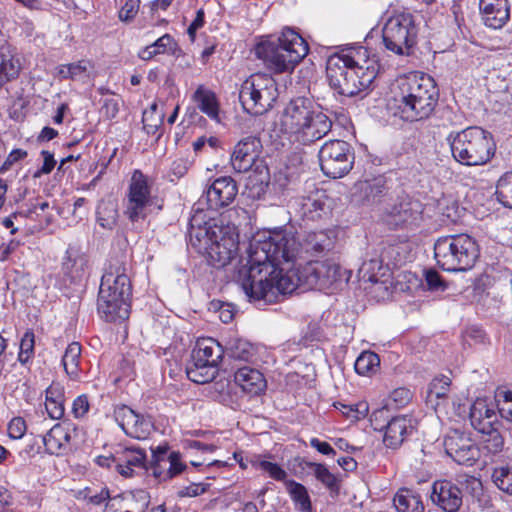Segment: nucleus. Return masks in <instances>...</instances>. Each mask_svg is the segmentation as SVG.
<instances>
[{
    "instance_id": "nucleus-38",
    "label": "nucleus",
    "mask_w": 512,
    "mask_h": 512,
    "mask_svg": "<svg viewBox=\"0 0 512 512\" xmlns=\"http://www.w3.org/2000/svg\"><path fill=\"white\" fill-rule=\"evenodd\" d=\"M228 355L236 360L247 361L253 355V346L244 339H230L226 347Z\"/></svg>"
},
{
    "instance_id": "nucleus-16",
    "label": "nucleus",
    "mask_w": 512,
    "mask_h": 512,
    "mask_svg": "<svg viewBox=\"0 0 512 512\" xmlns=\"http://www.w3.org/2000/svg\"><path fill=\"white\" fill-rule=\"evenodd\" d=\"M315 110L314 102L309 98L296 97L291 99L281 115V130L292 138Z\"/></svg>"
},
{
    "instance_id": "nucleus-14",
    "label": "nucleus",
    "mask_w": 512,
    "mask_h": 512,
    "mask_svg": "<svg viewBox=\"0 0 512 512\" xmlns=\"http://www.w3.org/2000/svg\"><path fill=\"white\" fill-rule=\"evenodd\" d=\"M387 409H380L372 414L371 422L375 430L384 431L383 443L386 447L396 449L400 447L407 436L412 432V421L408 416L401 415L389 419L387 422Z\"/></svg>"
},
{
    "instance_id": "nucleus-50",
    "label": "nucleus",
    "mask_w": 512,
    "mask_h": 512,
    "mask_svg": "<svg viewBox=\"0 0 512 512\" xmlns=\"http://www.w3.org/2000/svg\"><path fill=\"white\" fill-rule=\"evenodd\" d=\"M83 498L90 504L100 505L104 502H108L112 497L110 496L109 490L106 487L99 488H86L83 492Z\"/></svg>"
},
{
    "instance_id": "nucleus-13",
    "label": "nucleus",
    "mask_w": 512,
    "mask_h": 512,
    "mask_svg": "<svg viewBox=\"0 0 512 512\" xmlns=\"http://www.w3.org/2000/svg\"><path fill=\"white\" fill-rule=\"evenodd\" d=\"M152 203L147 176L140 170H135L128 188L125 215L133 222L144 219Z\"/></svg>"
},
{
    "instance_id": "nucleus-5",
    "label": "nucleus",
    "mask_w": 512,
    "mask_h": 512,
    "mask_svg": "<svg viewBox=\"0 0 512 512\" xmlns=\"http://www.w3.org/2000/svg\"><path fill=\"white\" fill-rule=\"evenodd\" d=\"M439 90L433 78L426 74H410L398 84L395 103L399 116L405 121L427 119L434 111Z\"/></svg>"
},
{
    "instance_id": "nucleus-23",
    "label": "nucleus",
    "mask_w": 512,
    "mask_h": 512,
    "mask_svg": "<svg viewBox=\"0 0 512 512\" xmlns=\"http://www.w3.org/2000/svg\"><path fill=\"white\" fill-rule=\"evenodd\" d=\"M116 472L132 477L137 470H146L147 455L139 447L117 446L115 449Z\"/></svg>"
},
{
    "instance_id": "nucleus-32",
    "label": "nucleus",
    "mask_w": 512,
    "mask_h": 512,
    "mask_svg": "<svg viewBox=\"0 0 512 512\" xmlns=\"http://www.w3.org/2000/svg\"><path fill=\"white\" fill-rule=\"evenodd\" d=\"M327 200L325 191L319 189H315L308 195L303 196L300 202V211L303 217L310 220L321 218L328 209Z\"/></svg>"
},
{
    "instance_id": "nucleus-35",
    "label": "nucleus",
    "mask_w": 512,
    "mask_h": 512,
    "mask_svg": "<svg viewBox=\"0 0 512 512\" xmlns=\"http://www.w3.org/2000/svg\"><path fill=\"white\" fill-rule=\"evenodd\" d=\"M397 512H424L421 497L408 489L399 490L393 499Z\"/></svg>"
},
{
    "instance_id": "nucleus-49",
    "label": "nucleus",
    "mask_w": 512,
    "mask_h": 512,
    "mask_svg": "<svg viewBox=\"0 0 512 512\" xmlns=\"http://www.w3.org/2000/svg\"><path fill=\"white\" fill-rule=\"evenodd\" d=\"M496 399L501 417L507 421H512V391H499Z\"/></svg>"
},
{
    "instance_id": "nucleus-28",
    "label": "nucleus",
    "mask_w": 512,
    "mask_h": 512,
    "mask_svg": "<svg viewBox=\"0 0 512 512\" xmlns=\"http://www.w3.org/2000/svg\"><path fill=\"white\" fill-rule=\"evenodd\" d=\"M62 271L71 283L81 282L89 273L88 256L75 247L66 250Z\"/></svg>"
},
{
    "instance_id": "nucleus-39",
    "label": "nucleus",
    "mask_w": 512,
    "mask_h": 512,
    "mask_svg": "<svg viewBox=\"0 0 512 512\" xmlns=\"http://www.w3.org/2000/svg\"><path fill=\"white\" fill-rule=\"evenodd\" d=\"M380 364L379 356L371 351L362 352L355 361L354 368L359 375L374 372Z\"/></svg>"
},
{
    "instance_id": "nucleus-57",
    "label": "nucleus",
    "mask_w": 512,
    "mask_h": 512,
    "mask_svg": "<svg viewBox=\"0 0 512 512\" xmlns=\"http://www.w3.org/2000/svg\"><path fill=\"white\" fill-rule=\"evenodd\" d=\"M425 281L431 291H443L446 288L445 282L435 270H429L425 273Z\"/></svg>"
},
{
    "instance_id": "nucleus-6",
    "label": "nucleus",
    "mask_w": 512,
    "mask_h": 512,
    "mask_svg": "<svg viewBox=\"0 0 512 512\" xmlns=\"http://www.w3.org/2000/svg\"><path fill=\"white\" fill-rule=\"evenodd\" d=\"M254 51L269 71L281 74L293 72L309 48L297 32L285 28L277 38L258 43Z\"/></svg>"
},
{
    "instance_id": "nucleus-11",
    "label": "nucleus",
    "mask_w": 512,
    "mask_h": 512,
    "mask_svg": "<svg viewBox=\"0 0 512 512\" xmlns=\"http://www.w3.org/2000/svg\"><path fill=\"white\" fill-rule=\"evenodd\" d=\"M418 29L409 13L391 16L382 30L384 46L396 55H410L416 44Z\"/></svg>"
},
{
    "instance_id": "nucleus-64",
    "label": "nucleus",
    "mask_w": 512,
    "mask_h": 512,
    "mask_svg": "<svg viewBox=\"0 0 512 512\" xmlns=\"http://www.w3.org/2000/svg\"><path fill=\"white\" fill-rule=\"evenodd\" d=\"M45 402L64 400L62 387L58 383H52L45 391Z\"/></svg>"
},
{
    "instance_id": "nucleus-37",
    "label": "nucleus",
    "mask_w": 512,
    "mask_h": 512,
    "mask_svg": "<svg viewBox=\"0 0 512 512\" xmlns=\"http://www.w3.org/2000/svg\"><path fill=\"white\" fill-rule=\"evenodd\" d=\"M81 357V345L78 342L70 343L63 355L62 364L65 372L72 379H76L79 374V363Z\"/></svg>"
},
{
    "instance_id": "nucleus-56",
    "label": "nucleus",
    "mask_w": 512,
    "mask_h": 512,
    "mask_svg": "<svg viewBox=\"0 0 512 512\" xmlns=\"http://www.w3.org/2000/svg\"><path fill=\"white\" fill-rule=\"evenodd\" d=\"M90 408L88 396L86 394L79 395L72 404V414L75 418L84 417Z\"/></svg>"
},
{
    "instance_id": "nucleus-30",
    "label": "nucleus",
    "mask_w": 512,
    "mask_h": 512,
    "mask_svg": "<svg viewBox=\"0 0 512 512\" xmlns=\"http://www.w3.org/2000/svg\"><path fill=\"white\" fill-rule=\"evenodd\" d=\"M191 98L202 113L216 123L221 122L220 103L214 91L204 85H199Z\"/></svg>"
},
{
    "instance_id": "nucleus-54",
    "label": "nucleus",
    "mask_w": 512,
    "mask_h": 512,
    "mask_svg": "<svg viewBox=\"0 0 512 512\" xmlns=\"http://www.w3.org/2000/svg\"><path fill=\"white\" fill-rule=\"evenodd\" d=\"M140 0H126L119 11V19L123 22L131 21L139 10Z\"/></svg>"
},
{
    "instance_id": "nucleus-25",
    "label": "nucleus",
    "mask_w": 512,
    "mask_h": 512,
    "mask_svg": "<svg viewBox=\"0 0 512 512\" xmlns=\"http://www.w3.org/2000/svg\"><path fill=\"white\" fill-rule=\"evenodd\" d=\"M306 280L320 289L330 288L341 280L340 267L327 261L308 263L305 268Z\"/></svg>"
},
{
    "instance_id": "nucleus-34",
    "label": "nucleus",
    "mask_w": 512,
    "mask_h": 512,
    "mask_svg": "<svg viewBox=\"0 0 512 512\" xmlns=\"http://www.w3.org/2000/svg\"><path fill=\"white\" fill-rule=\"evenodd\" d=\"M20 64L6 44L0 45V87L19 75Z\"/></svg>"
},
{
    "instance_id": "nucleus-59",
    "label": "nucleus",
    "mask_w": 512,
    "mask_h": 512,
    "mask_svg": "<svg viewBox=\"0 0 512 512\" xmlns=\"http://www.w3.org/2000/svg\"><path fill=\"white\" fill-rule=\"evenodd\" d=\"M45 408L50 418L58 420L64 416V400H53L45 402Z\"/></svg>"
},
{
    "instance_id": "nucleus-48",
    "label": "nucleus",
    "mask_w": 512,
    "mask_h": 512,
    "mask_svg": "<svg viewBox=\"0 0 512 512\" xmlns=\"http://www.w3.org/2000/svg\"><path fill=\"white\" fill-rule=\"evenodd\" d=\"M35 345V335L32 330H27L20 342V352L18 359L21 363H26L33 356Z\"/></svg>"
},
{
    "instance_id": "nucleus-4",
    "label": "nucleus",
    "mask_w": 512,
    "mask_h": 512,
    "mask_svg": "<svg viewBox=\"0 0 512 512\" xmlns=\"http://www.w3.org/2000/svg\"><path fill=\"white\" fill-rule=\"evenodd\" d=\"M126 270L124 262L111 258L101 278L97 310L107 322L125 320L129 316L132 286Z\"/></svg>"
},
{
    "instance_id": "nucleus-41",
    "label": "nucleus",
    "mask_w": 512,
    "mask_h": 512,
    "mask_svg": "<svg viewBox=\"0 0 512 512\" xmlns=\"http://www.w3.org/2000/svg\"><path fill=\"white\" fill-rule=\"evenodd\" d=\"M289 493L296 506L302 512H308L311 509V503L306 488L297 482H291L288 485Z\"/></svg>"
},
{
    "instance_id": "nucleus-36",
    "label": "nucleus",
    "mask_w": 512,
    "mask_h": 512,
    "mask_svg": "<svg viewBox=\"0 0 512 512\" xmlns=\"http://www.w3.org/2000/svg\"><path fill=\"white\" fill-rule=\"evenodd\" d=\"M97 223L104 229L112 230L117 222L118 209L113 201H101L96 210Z\"/></svg>"
},
{
    "instance_id": "nucleus-24",
    "label": "nucleus",
    "mask_w": 512,
    "mask_h": 512,
    "mask_svg": "<svg viewBox=\"0 0 512 512\" xmlns=\"http://www.w3.org/2000/svg\"><path fill=\"white\" fill-rule=\"evenodd\" d=\"M76 436L77 428L75 426L56 424L43 436V443L49 454L61 455L72 450L76 445Z\"/></svg>"
},
{
    "instance_id": "nucleus-26",
    "label": "nucleus",
    "mask_w": 512,
    "mask_h": 512,
    "mask_svg": "<svg viewBox=\"0 0 512 512\" xmlns=\"http://www.w3.org/2000/svg\"><path fill=\"white\" fill-rule=\"evenodd\" d=\"M149 504V495L144 490H137L113 496L106 502L104 512H144Z\"/></svg>"
},
{
    "instance_id": "nucleus-22",
    "label": "nucleus",
    "mask_w": 512,
    "mask_h": 512,
    "mask_svg": "<svg viewBox=\"0 0 512 512\" xmlns=\"http://www.w3.org/2000/svg\"><path fill=\"white\" fill-rule=\"evenodd\" d=\"M331 127L332 121L330 118L324 112L316 109L292 139L307 145L323 138L331 130Z\"/></svg>"
},
{
    "instance_id": "nucleus-52",
    "label": "nucleus",
    "mask_w": 512,
    "mask_h": 512,
    "mask_svg": "<svg viewBox=\"0 0 512 512\" xmlns=\"http://www.w3.org/2000/svg\"><path fill=\"white\" fill-rule=\"evenodd\" d=\"M154 115H157V104L155 103L151 105L150 110L144 111L142 117L144 129L148 134L152 135L156 134L164 118L163 113L158 114V120L155 123H150V118H153Z\"/></svg>"
},
{
    "instance_id": "nucleus-21",
    "label": "nucleus",
    "mask_w": 512,
    "mask_h": 512,
    "mask_svg": "<svg viewBox=\"0 0 512 512\" xmlns=\"http://www.w3.org/2000/svg\"><path fill=\"white\" fill-rule=\"evenodd\" d=\"M261 142L255 136H248L234 146L230 162L235 172H248L259 156Z\"/></svg>"
},
{
    "instance_id": "nucleus-40",
    "label": "nucleus",
    "mask_w": 512,
    "mask_h": 512,
    "mask_svg": "<svg viewBox=\"0 0 512 512\" xmlns=\"http://www.w3.org/2000/svg\"><path fill=\"white\" fill-rule=\"evenodd\" d=\"M496 195L500 203L512 208V171L503 174L496 185Z\"/></svg>"
},
{
    "instance_id": "nucleus-33",
    "label": "nucleus",
    "mask_w": 512,
    "mask_h": 512,
    "mask_svg": "<svg viewBox=\"0 0 512 512\" xmlns=\"http://www.w3.org/2000/svg\"><path fill=\"white\" fill-rule=\"evenodd\" d=\"M186 464L181 461L179 452L172 451L167 456V460L153 467V475L159 480H170L186 469Z\"/></svg>"
},
{
    "instance_id": "nucleus-27",
    "label": "nucleus",
    "mask_w": 512,
    "mask_h": 512,
    "mask_svg": "<svg viewBox=\"0 0 512 512\" xmlns=\"http://www.w3.org/2000/svg\"><path fill=\"white\" fill-rule=\"evenodd\" d=\"M479 10L483 23L490 28H502L510 18L508 0H480Z\"/></svg>"
},
{
    "instance_id": "nucleus-61",
    "label": "nucleus",
    "mask_w": 512,
    "mask_h": 512,
    "mask_svg": "<svg viewBox=\"0 0 512 512\" xmlns=\"http://www.w3.org/2000/svg\"><path fill=\"white\" fill-rule=\"evenodd\" d=\"M260 468L267 472L270 477L275 480H283L286 477V472L277 464L269 461H261Z\"/></svg>"
},
{
    "instance_id": "nucleus-46",
    "label": "nucleus",
    "mask_w": 512,
    "mask_h": 512,
    "mask_svg": "<svg viewBox=\"0 0 512 512\" xmlns=\"http://www.w3.org/2000/svg\"><path fill=\"white\" fill-rule=\"evenodd\" d=\"M492 410L494 409L489 407L485 400L477 399L470 409L469 419L471 425H480L482 419L489 417Z\"/></svg>"
},
{
    "instance_id": "nucleus-20",
    "label": "nucleus",
    "mask_w": 512,
    "mask_h": 512,
    "mask_svg": "<svg viewBox=\"0 0 512 512\" xmlns=\"http://www.w3.org/2000/svg\"><path fill=\"white\" fill-rule=\"evenodd\" d=\"M431 501L445 512H457L462 506L463 493L458 485L449 480L434 482Z\"/></svg>"
},
{
    "instance_id": "nucleus-45",
    "label": "nucleus",
    "mask_w": 512,
    "mask_h": 512,
    "mask_svg": "<svg viewBox=\"0 0 512 512\" xmlns=\"http://www.w3.org/2000/svg\"><path fill=\"white\" fill-rule=\"evenodd\" d=\"M382 268L383 259L375 255V257L363 261L359 268V273L362 274L363 278H367L369 281H377V276Z\"/></svg>"
},
{
    "instance_id": "nucleus-55",
    "label": "nucleus",
    "mask_w": 512,
    "mask_h": 512,
    "mask_svg": "<svg viewBox=\"0 0 512 512\" xmlns=\"http://www.w3.org/2000/svg\"><path fill=\"white\" fill-rule=\"evenodd\" d=\"M26 422L22 417H14L8 424V435L13 439H20L26 432Z\"/></svg>"
},
{
    "instance_id": "nucleus-18",
    "label": "nucleus",
    "mask_w": 512,
    "mask_h": 512,
    "mask_svg": "<svg viewBox=\"0 0 512 512\" xmlns=\"http://www.w3.org/2000/svg\"><path fill=\"white\" fill-rule=\"evenodd\" d=\"M389 187L383 175L357 181L353 186V201L365 206L381 204L388 196Z\"/></svg>"
},
{
    "instance_id": "nucleus-1",
    "label": "nucleus",
    "mask_w": 512,
    "mask_h": 512,
    "mask_svg": "<svg viewBox=\"0 0 512 512\" xmlns=\"http://www.w3.org/2000/svg\"><path fill=\"white\" fill-rule=\"evenodd\" d=\"M333 239L326 231L308 232L301 239L292 227L269 231L262 241H253L248 250L247 273L240 285L250 301L273 303L279 295L292 293L298 286L292 265L302 254L328 251Z\"/></svg>"
},
{
    "instance_id": "nucleus-58",
    "label": "nucleus",
    "mask_w": 512,
    "mask_h": 512,
    "mask_svg": "<svg viewBox=\"0 0 512 512\" xmlns=\"http://www.w3.org/2000/svg\"><path fill=\"white\" fill-rule=\"evenodd\" d=\"M412 398V393L408 388L399 387L394 389L390 394V399L396 404L398 407H403L410 402Z\"/></svg>"
},
{
    "instance_id": "nucleus-62",
    "label": "nucleus",
    "mask_w": 512,
    "mask_h": 512,
    "mask_svg": "<svg viewBox=\"0 0 512 512\" xmlns=\"http://www.w3.org/2000/svg\"><path fill=\"white\" fill-rule=\"evenodd\" d=\"M27 156V152L22 149H14L10 152V154L7 156L6 160L0 167V173H4L8 171L12 165L19 160L25 158Z\"/></svg>"
},
{
    "instance_id": "nucleus-9",
    "label": "nucleus",
    "mask_w": 512,
    "mask_h": 512,
    "mask_svg": "<svg viewBox=\"0 0 512 512\" xmlns=\"http://www.w3.org/2000/svg\"><path fill=\"white\" fill-rule=\"evenodd\" d=\"M278 97L274 78L266 73H256L241 85L239 101L243 109L252 115H262L270 110Z\"/></svg>"
},
{
    "instance_id": "nucleus-17",
    "label": "nucleus",
    "mask_w": 512,
    "mask_h": 512,
    "mask_svg": "<svg viewBox=\"0 0 512 512\" xmlns=\"http://www.w3.org/2000/svg\"><path fill=\"white\" fill-rule=\"evenodd\" d=\"M237 194L238 186L233 178L229 176L219 177L206 189L198 204L202 205L205 201L208 209L218 211L231 205Z\"/></svg>"
},
{
    "instance_id": "nucleus-31",
    "label": "nucleus",
    "mask_w": 512,
    "mask_h": 512,
    "mask_svg": "<svg viewBox=\"0 0 512 512\" xmlns=\"http://www.w3.org/2000/svg\"><path fill=\"white\" fill-rule=\"evenodd\" d=\"M234 381L243 392L250 395H259L266 387L263 374L259 370L248 366L237 369Z\"/></svg>"
},
{
    "instance_id": "nucleus-42",
    "label": "nucleus",
    "mask_w": 512,
    "mask_h": 512,
    "mask_svg": "<svg viewBox=\"0 0 512 512\" xmlns=\"http://www.w3.org/2000/svg\"><path fill=\"white\" fill-rule=\"evenodd\" d=\"M483 449L490 455H497L503 451L504 438L499 429L482 435Z\"/></svg>"
},
{
    "instance_id": "nucleus-63",
    "label": "nucleus",
    "mask_w": 512,
    "mask_h": 512,
    "mask_svg": "<svg viewBox=\"0 0 512 512\" xmlns=\"http://www.w3.org/2000/svg\"><path fill=\"white\" fill-rule=\"evenodd\" d=\"M119 112L118 99H105L101 107V113L107 119H113Z\"/></svg>"
},
{
    "instance_id": "nucleus-51",
    "label": "nucleus",
    "mask_w": 512,
    "mask_h": 512,
    "mask_svg": "<svg viewBox=\"0 0 512 512\" xmlns=\"http://www.w3.org/2000/svg\"><path fill=\"white\" fill-rule=\"evenodd\" d=\"M155 54H170L175 55L178 48L176 41L170 34H164L158 38L153 44H151Z\"/></svg>"
},
{
    "instance_id": "nucleus-44",
    "label": "nucleus",
    "mask_w": 512,
    "mask_h": 512,
    "mask_svg": "<svg viewBox=\"0 0 512 512\" xmlns=\"http://www.w3.org/2000/svg\"><path fill=\"white\" fill-rule=\"evenodd\" d=\"M492 480L503 492L512 495V469L509 467H497L493 470Z\"/></svg>"
},
{
    "instance_id": "nucleus-47",
    "label": "nucleus",
    "mask_w": 512,
    "mask_h": 512,
    "mask_svg": "<svg viewBox=\"0 0 512 512\" xmlns=\"http://www.w3.org/2000/svg\"><path fill=\"white\" fill-rule=\"evenodd\" d=\"M308 466L313 470L317 480L323 483L326 487L331 490L337 488L336 477L328 470V468L319 463H309Z\"/></svg>"
},
{
    "instance_id": "nucleus-19",
    "label": "nucleus",
    "mask_w": 512,
    "mask_h": 512,
    "mask_svg": "<svg viewBox=\"0 0 512 512\" xmlns=\"http://www.w3.org/2000/svg\"><path fill=\"white\" fill-rule=\"evenodd\" d=\"M114 417L125 434L131 438L144 440L148 438L153 430V423L149 418L136 413L126 405L117 407Z\"/></svg>"
},
{
    "instance_id": "nucleus-60",
    "label": "nucleus",
    "mask_w": 512,
    "mask_h": 512,
    "mask_svg": "<svg viewBox=\"0 0 512 512\" xmlns=\"http://www.w3.org/2000/svg\"><path fill=\"white\" fill-rule=\"evenodd\" d=\"M41 155L43 157V165L34 173V178H39L43 174H49L56 164L53 154L49 151L43 150Z\"/></svg>"
},
{
    "instance_id": "nucleus-53",
    "label": "nucleus",
    "mask_w": 512,
    "mask_h": 512,
    "mask_svg": "<svg viewBox=\"0 0 512 512\" xmlns=\"http://www.w3.org/2000/svg\"><path fill=\"white\" fill-rule=\"evenodd\" d=\"M475 430H477L482 435L496 429H499L501 426V422L498 420L497 414L495 410L490 412V416L486 419H482L480 425H472Z\"/></svg>"
},
{
    "instance_id": "nucleus-10",
    "label": "nucleus",
    "mask_w": 512,
    "mask_h": 512,
    "mask_svg": "<svg viewBox=\"0 0 512 512\" xmlns=\"http://www.w3.org/2000/svg\"><path fill=\"white\" fill-rule=\"evenodd\" d=\"M223 354L224 349L217 340L199 339L185 369L188 379L198 384L212 381L218 374V366Z\"/></svg>"
},
{
    "instance_id": "nucleus-7",
    "label": "nucleus",
    "mask_w": 512,
    "mask_h": 512,
    "mask_svg": "<svg viewBox=\"0 0 512 512\" xmlns=\"http://www.w3.org/2000/svg\"><path fill=\"white\" fill-rule=\"evenodd\" d=\"M453 159L461 165L472 167L486 165L496 152L492 134L479 126L452 131L446 138Z\"/></svg>"
},
{
    "instance_id": "nucleus-8",
    "label": "nucleus",
    "mask_w": 512,
    "mask_h": 512,
    "mask_svg": "<svg viewBox=\"0 0 512 512\" xmlns=\"http://www.w3.org/2000/svg\"><path fill=\"white\" fill-rule=\"evenodd\" d=\"M479 255V245L468 234L443 236L434 243V258L437 265L449 272L467 271L473 268Z\"/></svg>"
},
{
    "instance_id": "nucleus-43",
    "label": "nucleus",
    "mask_w": 512,
    "mask_h": 512,
    "mask_svg": "<svg viewBox=\"0 0 512 512\" xmlns=\"http://www.w3.org/2000/svg\"><path fill=\"white\" fill-rule=\"evenodd\" d=\"M451 379L448 376L441 375L435 377L428 390V398L432 401L433 398L445 399L450 391Z\"/></svg>"
},
{
    "instance_id": "nucleus-2",
    "label": "nucleus",
    "mask_w": 512,
    "mask_h": 512,
    "mask_svg": "<svg viewBox=\"0 0 512 512\" xmlns=\"http://www.w3.org/2000/svg\"><path fill=\"white\" fill-rule=\"evenodd\" d=\"M379 66L363 46L344 49L331 55L326 63L330 87L338 94L353 97L373 84Z\"/></svg>"
},
{
    "instance_id": "nucleus-29",
    "label": "nucleus",
    "mask_w": 512,
    "mask_h": 512,
    "mask_svg": "<svg viewBox=\"0 0 512 512\" xmlns=\"http://www.w3.org/2000/svg\"><path fill=\"white\" fill-rule=\"evenodd\" d=\"M389 222L395 226L413 225L421 219L422 208L418 201L410 198L402 199L390 209H386Z\"/></svg>"
},
{
    "instance_id": "nucleus-15",
    "label": "nucleus",
    "mask_w": 512,
    "mask_h": 512,
    "mask_svg": "<svg viewBox=\"0 0 512 512\" xmlns=\"http://www.w3.org/2000/svg\"><path fill=\"white\" fill-rule=\"evenodd\" d=\"M443 445L446 454L460 465L472 466L480 457L477 445L458 430L449 432Z\"/></svg>"
},
{
    "instance_id": "nucleus-12",
    "label": "nucleus",
    "mask_w": 512,
    "mask_h": 512,
    "mask_svg": "<svg viewBox=\"0 0 512 512\" xmlns=\"http://www.w3.org/2000/svg\"><path fill=\"white\" fill-rule=\"evenodd\" d=\"M318 156L322 172L331 178H340L353 167V148L343 140L325 142L319 150Z\"/></svg>"
},
{
    "instance_id": "nucleus-3",
    "label": "nucleus",
    "mask_w": 512,
    "mask_h": 512,
    "mask_svg": "<svg viewBox=\"0 0 512 512\" xmlns=\"http://www.w3.org/2000/svg\"><path fill=\"white\" fill-rule=\"evenodd\" d=\"M203 212L197 209L188 228L189 245L199 254L207 256L212 265L224 267L236 256L238 234L235 227L218 224L216 220L204 222Z\"/></svg>"
}]
</instances>
